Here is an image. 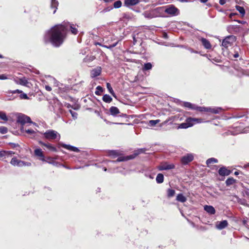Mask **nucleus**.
Returning a JSON list of instances; mask_svg holds the SVG:
<instances>
[{"label": "nucleus", "mask_w": 249, "mask_h": 249, "mask_svg": "<svg viewBox=\"0 0 249 249\" xmlns=\"http://www.w3.org/2000/svg\"><path fill=\"white\" fill-rule=\"evenodd\" d=\"M58 5V2L57 0H51V8L53 10V14H54L56 12Z\"/></svg>", "instance_id": "obj_20"}, {"label": "nucleus", "mask_w": 249, "mask_h": 249, "mask_svg": "<svg viewBox=\"0 0 249 249\" xmlns=\"http://www.w3.org/2000/svg\"><path fill=\"white\" fill-rule=\"evenodd\" d=\"M228 225V221L227 220H223L217 222L215 224V227L218 230H222L227 227Z\"/></svg>", "instance_id": "obj_11"}, {"label": "nucleus", "mask_w": 249, "mask_h": 249, "mask_svg": "<svg viewBox=\"0 0 249 249\" xmlns=\"http://www.w3.org/2000/svg\"><path fill=\"white\" fill-rule=\"evenodd\" d=\"M237 10L239 11V12L242 15V16H244L245 14V11L244 8L243 7L236 5L235 6Z\"/></svg>", "instance_id": "obj_32"}, {"label": "nucleus", "mask_w": 249, "mask_h": 249, "mask_svg": "<svg viewBox=\"0 0 249 249\" xmlns=\"http://www.w3.org/2000/svg\"><path fill=\"white\" fill-rule=\"evenodd\" d=\"M236 49L239 50V48L238 47H236L234 48L235 53L233 55L234 58H237L239 57V54L238 51L236 50Z\"/></svg>", "instance_id": "obj_46"}, {"label": "nucleus", "mask_w": 249, "mask_h": 249, "mask_svg": "<svg viewBox=\"0 0 249 249\" xmlns=\"http://www.w3.org/2000/svg\"><path fill=\"white\" fill-rule=\"evenodd\" d=\"M10 93H22V91L19 90V89H16V90H10L9 91Z\"/></svg>", "instance_id": "obj_49"}, {"label": "nucleus", "mask_w": 249, "mask_h": 249, "mask_svg": "<svg viewBox=\"0 0 249 249\" xmlns=\"http://www.w3.org/2000/svg\"><path fill=\"white\" fill-rule=\"evenodd\" d=\"M109 111L110 114L114 116H116L120 113L119 109L116 107H111L109 108Z\"/></svg>", "instance_id": "obj_23"}, {"label": "nucleus", "mask_w": 249, "mask_h": 249, "mask_svg": "<svg viewBox=\"0 0 249 249\" xmlns=\"http://www.w3.org/2000/svg\"><path fill=\"white\" fill-rule=\"evenodd\" d=\"M218 162V160L214 158H211L208 159L206 161V164L208 166L211 165L212 163Z\"/></svg>", "instance_id": "obj_27"}, {"label": "nucleus", "mask_w": 249, "mask_h": 249, "mask_svg": "<svg viewBox=\"0 0 249 249\" xmlns=\"http://www.w3.org/2000/svg\"><path fill=\"white\" fill-rule=\"evenodd\" d=\"M103 91V89L101 86H98L96 88V90L95 91V94L96 95H99L101 94V93Z\"/></svg>", "instance_id": "obj_43"}, {"label": "nucleus", "mask_w": 249, "mask_h": 249, "mask_svg": "<svg viewBox=\"0 0 249 249\" xmlns=\"http://www.w3.org/2000/svg\"><path fill=\"white\" fill-rule=\"evenodd\" d=\"M50 81H53L54 84H56L57 83L56 80L53 77H50Z\"/></svg>", "instance_id": "obj_55"}, {"label": "nucleus", "mask_w": 249, "mask_h": 249, "mask_svg": "<svg viewBox=\"0 0 249 249\" xmlns=\"http://www.w3.org/2000/svg\"><path fill=\"white\" fill-rule=\"evenodd\" d=\"M110 155H112L113 156H116V155H117V153L115 151H111L110 152Z\"/></svg>", "instance_id": "obj_54"}, {"label": "nucleus", "mask_w": 249, "mask_h": 249, "mask_svg": "<svg viewBox=\"0 0 249 249\" xmlns=\"http://www.w3.org/2000/svg\"><path fill=\"white\" fill-rule=\"evenodd\" d=\"M235 181V180L233 178H228L226 181V183L227 186L233 184Z\"/></svg>", "instance_id": "obj_33"}, {"label": "nucleus", "mask_w": 249, "mask_h": 249, "mask_svg": "<svg viewBox=\"0 0 249 249\" xmlns=\"http://www.w3.org/2000/svg\"><path fill=\"white\" fill-rule=\"evenodd\" d=\"M203 46L206 49H210L212 48V45L210 41L205 38L201 37L200 38Z\"/></svg>", "instance_id": "obj_16"}, {"label": "nucleus", "mask_w": 249, "mask_h": 249, "mask_svg": "<svg viewBox=\"0 0 249 249\" xmlns=\"http://www.w3.org/2000/svg\"><path fill=\"white\" fill-rule=\"evenodd\" d=\"M0 118L3 121L8 120L6 113L3 112H0Z\"/></svg>", "instance_id": "obj_42"}, {"label": "nucleus", "mask_w": 249, "mask_h": 249, "mask_svg": "<svg viewBox=\"0 0 249 249\" xmlns=\"http://www.w3.org/2000/svg\"><path fill=\"white\" fill-rule=\"evenodd\" d=\"M194 155L192 153L187 154L181 158V161L183 164H187L194 160Z\"/></svg>", "instance_id": "obj_9"}, {"label": "nucleus", "mask_w": 249, "mask_h": 249, "mask_svg": "<svg viewBox=\"0 0 249 249\" xmlns=\"http://www.w3.org/2000/svg\"><path fill=\"white\" fill-rule=\"evenodd\" d=\"M204 210L211 214H214L215 213V210L212 206L206 205L204 206Z\"/></svg>", "instance_id": "obj_22"}, {"label": "nucleus", "mask_w": 249, "mask_h": 249, "mask_svg": "<svg viewBox=\"0 0 249 249\" xmlns=\"http://www.w3.org/2000/svg\"><path fill=\"white\" fill-rule=\"evenodd\" d=\"M230 0H219V3L220 5H224L227 1H229Z\"/></svg>", "instance_id": "obj_52"}, {"label": "nucleus", "mask_w": 249, "mask_h": 249, "mask_svg": "<svg viewBox=\"0 0 249 249\" xmlns=\"http://www.w3.org/2000/svg\"><path fill=\"white\" fill-rule=\"evenodd\" d=\"M11 164L14 166H17L18 167H22L24 166H30L31 163L30 162H25L21 160H18L16 158H13L12 159L11 162Z\"/></svg>", "instance_id": "obj_6"}, {"label": "nucleus", "mask_w": 249, "mask_h": 249, "mask_svg": "<svg viewBox=\"0 0 249 249\" xmlns=\"http://www.w3.org/2000/svg\"><path fill=\"white\" fill-rule=\"evenodd\" d=\"M139 154V153H134V154L133 155H130L129 156H127V157L126 158H124V157H119L117 159L116 161H118V162H120V161H124V160H130V159H134L135 158L138 154Z\"/></svg>", "instance_id": "obj_18"}, {"label": "nucleus", "mask_w": 249, "mask_h": 249, "mask_svg": "<svg viewBox=\"0 0 249 249\" xmlns=\"http://www.w3.org/2000/svg\"><path fill=\"white\" fill-rule=\"evenodd\" d=\"M133 41H134V44H135L136 42V39L134 36H133Z\"/></svg>", "instance_id": "obj_59"}, {"label": "nucleus", "mask_w": 249, "mask_h": 249, "mask_svg": "<svg viewBox=\"0 0 249 249\" xmlns=\"http://www.w3.org/2000/svg\"><path fill=\"white\" fill-rule=\"evenodd\" d=\"M45 88L46 89V90H47V91H50L52 90V88L51 87H50L49 86H48V85H46L45 86Z\"/></svg>", "instance_id": "obj_53"}, {"label": "nucleus", "mask_w": 249, "mask_h": 249, "mask_svg": "<svg viewBox=\"0 0 249 249\" xmlns=\"http://www.w3.org/2000/svg\"><path fill=\"white\" fill-rule=\"evenodd\" d=\"M238 22L243 24L245 23V21L238 20Z\"/></svg>", "instance_id": "obj_61"}, {"label": "nucleus", "mask_w": 249, "mask_h": 249, "mask_svg": "<svg viewBox=\"0 0 249 249\" xmlns=\"http://www.w3.org/2000/svg\"><path fill=\"white\" fill-rule=\"evenodd\" d=\"M160 122V120H150L148 122V125L150 126H154L158 123H159Z\"/></svg>", "instance_id": "obj_39"}, {"label": "nucleus", "mask_w": 249, "mask_h": 249, "mask_svg": "<svg viewBox=\"0 0 249 249\" xmlns=\"http://www.w3.org/2000/svg\"><path fill=\"white\" fill-rule=\"evenodd\" d=\"M10 144H11L13 147H16L18 145V144L14 143H10Z\"/></svg>", "instance_id": "obj_58"}, {"label": "nucleus", "mask_w": 249, "mask_h": 249, "mask_svg": "<svg viewBox=\"0 0 249 249\" xmlns=\"http://www.w3.org/2000/svg\"><path fill=\"white\" fill-rule=\"evenodd\" d=\"M117 45V43H115V44H113V45H110L109 46V47H107V46H106L107 48H113V47H114L115 46H116V45Z\"/></svg>", "instance_id": "obj_56"}, {"label": "nucleus", "mask_w": 249, "mask_h": 249, "mask_svg": "<svg viewBox=\"0 0 249 249\" xmlns=\"http://www.w3.org/2000/svg\"><path fill=\"white\" fill-rule=\"evenodd\" d=\"M102 69L100 67H97L96 68L93 69L91 71V76L92 77H95L97 76H99L101 72Z\"/></svg>", "instance_id": "obj_15"}, {"label": "nucleus", "mask_w": 249, "mask_h": 249, "mask_svg": "<svg viewBox=\"0 0 249 249\" xmlns=\"http://www.w3.org/2000/svg\"><path fill=\"white\" fill-rule=\"evenodd\" d=\"M19 97L21 99H28V97L27 95L25 93H22L19 95Z\"/></svg>", "instance_id": "obj_47"}, {"label": "nucleus", "mask_w": 249, "mask_h": 249, "mask_svg": "<svg viewBox=\"0 0 249 249\" xmlns=\"http://www.w3.org/2000/svg\"><path fill=\"white\" fill-rule=\"evenodd\" d=\"M35 155L36 156L39 157L41 158V160L43 161L45 160L44 156L43 154V152L40 148H36L34 151Z\"/></svg>", "instance_id": "obj_21"}, {"label": "nucleus", "mask_w": 249, "mask_h": 249, "mask_svg": "<svg viewBox=\"0 0 249 249\" xmlns=\"http://www.w3.org/2000/svg\"><path fill=\"white\" fill-rule=\"evenodd\" d=\"M24 131L25 132H26L28 134L32 135V136L31 137V138H34L35 137L36 131H35L33 129H28L27 130H25Z\"/></svg>", "instance_id": "obj_40"}, {"label": "nucleus", "mask_w": 249, "mask_h": 249, "mask_svg": "<svg viewBox=\"0 0 249 249\" xmlns=\"http://www.w3.org/2000/svg\"><path fill=\"white\" fill-rule=\"evenodd\" d=\"M244 195L249 197V189H246L244 190Z\"/></svg>", "instance_id": "obj_51"}, {"label": "nucleus", "mask_w": 249, "mask_h": 249, "mask_svg": "<svg viewBox=\"0 0 249 249\" xmlns=\"http://www.w3.org/2000/svg\"><path fill=\"white\" fill-rule=\"evenodd\" d=\"M122 5V2L121 0H117L113 3V7L114 8H119Z\"/></svg>", "instance_id": "obj_37"}, {"label": "nucleus", "mask_w": 249, "mask_h": 249, "mask_svg": "<svg viewBox=\"0 0 249 249\" xmlns=\"http://www.w3.org/2000/svg\"><path fill=\"white\" fill-rule=\"evenodd\" d=\"M156 181L158 183H161L163 182L164 177L162 174H158L156 177Z\"/></svg>", "instance_id": "obj_25"}, {"label": "nucleus", "mask_w": 249, "mask_h": 249, "mask_svg": "<svg viewBox=\"0 0 249 249\" xmlns=\"http://www.w3.org/2000/svg\"><path fill=\"white\" fill-rule=\"evenodd\" d=\"M107 88L108 89L109 93L114 97H115V93L110 85V84L108 83L107 84Z\"/></svg>", "instance_id": "obj_35"}, {"label": "nucleus", "mask_w": 249, "mask_h": 249, "mask_svg": "<svg viewBox=\"0 0 249 249\" xmlns=\"http://www.w3.org/2000/svg\"><path fill=\"white\" fill-rule=\"evenodd\" d=\"M202 3L206 2L208 0H199Z\"/></svg>", "instance_id": "obj_60"}, {"label": "nucleus", "mask_w": 249, "mask_h": 249, "mask_svg": "<svg viewBox=\"0 0 249 249\" xmlns=\"http://www.w3.org/2000/svg\"><path fill=\"white\" fill-rule=\"evenodd\" d=\"M67 107L69 108V107H70L71 106L70 104H68Z\"/></svg>", "instance_id": "obj_64"}, {"label": "nucleus", "mask_w": 249, "mask_h": 249, "mask_svg": "<svg viewBox=\"0 0 249 249\" xmlns=\"http://www.w3.org/2000/svg\"><path fill=\"white\" fill-rule=\"evenodd\" d=\"M17 122L21 125L20 127L21 132L24 131L23 125L27 123L33 124L34 125L38 126L36 123H33L31 121V118L29 116L22 113H18L17 114Z\"/></svg>", "instance_id": "obj_2"}, {"label": "nucleus", "mask_w": 249, "mask_h": 249, "mask_svg": "<svg viewBox=\"0 0 249 249\" xmlns=\"http://www.w3.org/2000/svg\"><path fill=\"white\" fill-rule=\"evenodd\" d=\"M95 59V57L93 55L87 56L84 59L86 62L93 61Z\"/></svg>", "instance_id": "obj_41"}, {"label": "nucleus", "mask_w": 249, "mask_h": 249, "mask_svg": "<svg viewBox=\"0 0 249 249\" xmlns=\"http://www.w3.org/2000/svg\"><path fill=\"white\" fill-rule=\"evenodd\" d=\"M222 109L221 107H207V112H211L213 114H218L222 111Z\"/></svg>", "instance_id": "obj_14"}, {"label": "nucleus", "mask_w": 249, "mask_h": 249, "mask_svg": "<svg viewBox=\"0 0 249 249\" xmlns=\"http://www.w3.org/2000/svg\"><path fill=\"white\" fill-rule=\"evenodd\" d=\"M176 199L177 201L182 203L185 202L187 200L186 198L182 194H178Z\"/></svg>", "instance_id": "obj_24"}, {"label": "nucleus", "mask_w": 249, "mask_h": 249, "mask_svg": "<svg viewBox=\"0 0 249 249\" xmlns=\"http://www.w3.org/2000/svg\"><path fill=\"white\" fill-rule=\"evenodd\" d=\"M5 153V151H0V159L6 157Z\"/></svg>", "instance_id": "obj_48"}, {"label": "nucleus", "mask_w": 249, "mask_h": 249, "mask_svg": "<svg viewBox=\"0 0 249 249\" xmlns=\"http://www.w3.org/2000/svg\"><path fill=\"white\" fill-rule=\"evenodd\" d=\"M38 143H39L40 144H41V145H43V146H45V144H46V143H44V142H42V141H39L38 142Z\"/></svg>", "instance_id": "obj_57"}, {"label": "nucleus", "mask_w": 249, "mask_h": 249, "mask_svg": "<svg viewBox=\"0 0 249 249\" xmlns=\"http://www.w3.org/2000/svg\"><path fill=\"white\" fill-rule=\"evenodd\" d=\"M13 77L11 75L0 74V80L13 79Z\"/></svg>", "instance_id": "obj_30"}, {"label": "nucleus", "mask_w": 249, "mask_h": 249, "mask_svg": "<svg viewBox=\"0 0 249 249\" xmlns=\"http://www.w3.org/2000/svg\"><path fill=\"white\" fill-rule=\"evenodd\" d=\"M103 100L106 103H109L112 101V99L109 95L105 94L103 97Z\"/></svg>", "instance_id": "obj_28"}, {"label": "nucleus", "mask_w": 249, "mask_h": 249, "mask_svg": "<svg viewBox=\"0 0 249 249\" xmlns=\"http://www.w3.org/2000/svg\"><path fill=\"white\" fill-rule=\"evenodd\" d=\"M218 173L222 176H228L230 174V170L227 169L226 167H221L219 169Z\"/></svg>", "instance_id": "obj_17"}, {"label": "nucleus", "mask_w": 249, "mask_h": 249, "mask_svg": "<svg viewBox=\"0 0 249 249\" xmlns=\"http://www.w3.org/2000/svg\"><path fill=\"white\" fill-rule=\"evenodd\" d=\"M5 152H6V153H5L6 157H8V156L14 154V152H13V151H5Z\"/></svg>", "instance_id": "obj_50"}, {"label": "nucleus", "mask_w": 249, "mask_h": 249, "mask_svg": "<svg viewBox=\"0 0 249 249\" xmlns=\"http://www.w3.org/2000/svg\"><path fill=\"white\" fill-rule=\"evenodd\" d=\"M152 68V65L150 63H147L144 64L142 70L143 71L151 70Z\"/></svg>", "instance_id": "obj_36"}, {"label": "nucleus", "mask_w": 249, "mask_h": 249, "mask_svg": "<svg viewBox=\"0 0 249 249\" xmlns=\"http://www.w3.org/2000/svg\"><path fill=\"white\" fill-rule=\"evenodd\" d=\"M161 7H158L150 10L145 11L142 13V15L146 18L151 19L158 17L160 15Z\"/></svg>", "instance_id": "obj_4"}, {"label": "nucleus", "mask_w": 249, "mask_h": 249, "mask_svg": "<svg viewBox=\"0 0 249 249\" xmlns=\"http://www.w3.org/2000/svg\"><path fill=\"white\" fill-rule=\"evenodd\" d=\"M62 146L63 148L67 149L68 150H69L70 151H74V152H78L79 151V150L78 149V148L73 146H71V145H68V144H62Z\"/></svg>", "instance_id": "obj_19"}, {"label": "nucleus", "mask_w": 249, "mask_h": 249, "mask_svg": "<svg viewBox=\"0 0 249 249\" xmlns=\"http://www.w3.org/2000/svg\"><path fill=\"white\" fill-rule=\"evenodd\" d=\"M44 137L49 141H52L56 139L58 140L60 139V135L55 130L53 129L47 130L45 132L41 133Z\"/></svg>", "instance_id": "obj_3"}, {"label": "nucleus", "mask_w": 249, "mask_h": 249, "mask_svg": "<svg viewBox=\"0 0 249 249\" xmlns=\"http://www.w3.org/2000/svg\"><path fill=\"white\" fill-rule=\"evenodd\" d=\"M194 125V123H191L190 120H189V118H188L185 123H181L178 126L179 128H187L188 127H191Z\"/></svg>", "instance_id": "obj_13"}, {"label": "nucleus", "mask_w": 249, "mask_h": 249, "mask_svg": "<svg viewBox=\"0 0 249 249\" xmlns=\"http://www.w3.org/2000/svg\"><path fill=\"white\" fill-rule=\"evenodd\" d=\"M236 40V37L231 35L226 37L222 41V46L225 49L231 47Z\"/></svg>", "instance_id": "obj_5"}, {"label": "nucleus", "mask_w": 249, "mask_h": 249, "mask_svg": "<svg viewBox=\"0 0 249 249\" xmlns=\"http://www.w3.org/2000/svg\"><path fill=\"white\" fill-rule=\"evenodd\" d=\"M69 30L74 35L78 33L75 25L70 23H64L52 27L46 34L45 38L48 39L53 46L59 47L63 43Z\"/></svg>", "instance_id": "obj_1"}, {"label": "nucleus", "mask_w": 249, "mask_h": 249, "mask_svg": "<svg viewBox=\"0 0 249 249\" xmlns=\"http://www.w3.org/2000/svg\"><path fill=\"white\" fill-rule=\"evenodd\" d=\"M70 112L71 114L73 119H75L77 117V113L74 111H72L71 110H70Z\"/></svg>", "instance_id": "obj_45"}, {"label": "nucleus", "mask_w": 249, "mask_h": 249, "mask_svg": "<svg viewBox=\"0 0 249 249\" xmlns=\"http://www.w3.org/2000/svg\"><path fill=\"white\" fill-rule=\"evenodd\" d=\"M104 10L106 11H109L110 10V9L108 8H107V9H105Z\"/></svg>", "instance_id": "obj_63"}, {"label": "nucleus", "mask_w": 249, "mask_h": 249, "mask_svg": "<svg viewBox=\"0 0 249 249\" xmlns=\"http://www.w3.org/2000/svg\"><path fill=\"white\" fill-rule=\"evenodd\" d=\"M234 175H239V173H238V172H237V171L235 172V173H234Z\"/></svg>", "instance_id": "obj_62"}, {"label": "nucleus", "mask_w": 249, "mask_h": 249, "mask_svg": "<svg viewBox=\"0 0 249 249\" xmlns=\"http://www.w3.org/2000/svg\"><path fill=\"white\" fill-rule=\"evenodd\" d=\"M207 107H198L196 105L195 110L199 111L200 112H207Z\"/></svg>", "instance_id": "obj_34"}, {"label": "nucleus", "mask_w": 249, "mask_h": 249, "mask_svg": "<svg viewBox=\"0 0 249 249\" xmlns=\"http://www.w3.org/2000/svg\"><path fill=\"white\" fill-rule=\"evenodd\" d=\"M164 11L168 14L171 15L172 16L178 15L179 13V10L173 5H170L167 7L165 9Z\"/></svg>", "instance_id": "obj_8"}, {"label": "nucleus", "mask_w": 249, "mask_h": 249, "mask_svg": "<svg viewBox=\"0 0 249 249\" xmlns=\"http://www.w3.org/2000/svg\"><path fill=\"white\" fill-rule=\"evenodd\" d=\"M183 106L185 107L195 110L196 105L190 102H185L183 103Z\"/></svg>", "instance_id": "obj_26"}, {"label": "nucleus", "mask_w": 249, "mask_h": 249, "mask_svg": "<svg viewBox=\"0 0 249 249\" xmlns=\"http://www.w3.org/2000/svg\"><path fill=\"white\" fill-rule=\"evenodd\" d=\"M175 194V191L172 189H168L167 190V196L171 197L173 196Z\"/></svg>", "instance_id": "obj_38"}, {"label": "nucleus", "mask_w": 249, "mask_h": 249, "mask_svg": "<svg viewBox=\"0 0 249 249\" xmlns=\"http://www.w3.org/2000/svg\"><path fill=\"white\" fill-rule=\"evenodd\" d=\"M189 120H190L191 123H194V124L196 123H201L203 122L202 119L193 118L191 117L189 118Z\"/></svg>", "instance_id": "obj_29"}, {"label": "nucleus", "mask_w": 249, "mask_h": 249, "mask_svg": "<svg viewBox=\"0 0 249 249\" xmlns=\"http://www.w3.org/2000/svg\"><path fill=\"white\" fill-rule=\"evenodd\" d=\"M8 131V129L7 127L5 126H0V133L2 134H6Z\"/></svg>", "instance_id": "obj_44"}, {"label": "nucleus", "mask_w": 249, "mask_h": 249, "mask_svg": "<svg viewBox=\"0 0 249 249\" xmlns=\"http://www.w3.org/2000/svg\"><path fill=\"white\" fill-rule=\"evenodd\" d=\"M175 166L173 163H168L167 162H164L157 167L159 171L171 170L175 168Z\"/></svg>", "instance_id": "obj_7"}, {"label": "nucleus", "mask_w": 249, "mask_h": 249, "mask_svg": "<svg viewBox=\"0 0 249 249\" xmlns=\"http://www.w3.org/2000/svg\"><path fill=\"white\" fill-rule=\"evenodd\" d=\"M15 82L18 84H19L23 86H26L28 83L27 79L23 77L21 78L18 79L17 78H13Z\"/></svg>", "instance_id": "obj_12"}, {"label": "nucleus", "mask_w": 249, "mask_h": 249, "mask_svg": "<svg viewBox=\"0 0 249 249\" xmlns=\"http://www.w3.org/2000/svg\"><path fill=\"white\" fill-rule=\"evenodd\" d=\"M44 146H45L47 148H48L49 150L52 151L56 152L57 150L56 148L55 147H54L52 144L49 143H46Z\"/></svg>", "instance_id": "obj_31"}, {"label": "nucleus", "mask_w": 249, "mask_h": 249, "mask_svg": "<svg viewBox=\"0 0 249 249\" xmlns=\"http://www.w3.org/2000/svg\"><path fill=\"white\" fill-rule=\"evenodd\" d=\"M140 1V0H124V5L130 7L137 5Z\"/></svg>", "instance_id": "obj_10"}]
</instances>
